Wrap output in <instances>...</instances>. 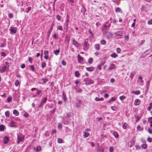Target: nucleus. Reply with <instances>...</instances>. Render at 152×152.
I'll return each mask as SVG.
<instances>
[{"label": "nucleus", "instance_id": "obj_17", "mask_svg": "<svg viewBox=\"0 0 152 152\" xmlns=\"http://www.w3.org/2000/svg\"><path fill=\"white\" fill-rule=\"evenodd\" d=\"M115 65L113 64H111L110 65V66L109 67V69L110 70H112L115 68Z\"/></svg>", "mask_w": 152, "mask_h": 152}, {"label": "nucleus", "instance_id": "obj_2", "mask_svg": "<svg viewBox=\"0 0 152 152\" xmlns=\"http://www.w3.org/2000/svg\"><path fill=\"white\" fill-rule=\"evenodd\" d=\"M9 67V63L7 62H5V65H4L3 66L0 68V72L2 73L7 71Z\"/></svg>", "mask_w": 152, "mask_h": 152}, {"label": "nucleus", "instance_id": "obj_40", "mask_svg": "<svg viewBox=\"0 0 152 152\" xmlns=\"http://www.w3.org/2000/svg\"><path fill=\"white\" fill-rule=\"evenodd\" d=\"M147 147V145L146 144H143L141 145V147L142 149H145Z\"/></svg>", "mask_w": 152, "mask_h": 152}, {"label": "nucleus", "instance_id": "obj_62", "mask_svg": "<svg viewBox=\"0 0 152 152\" xmlns=\"http://www.w3.org/2000/svg\"><path fill=\"white\" fill-rule=\"evenodd\" d=\"M0 95H1V96L4 97H6V95L5 93H3V94H1V93H0Z\"/></svg>", "mask_w": 152, "mask_h": 152}, {"label": "nucleus", "instance_id": "obj_5", "mask_svg": "<svg viewBox=\"0 0 152 152\" xmlns=\"http://www.w3.org/2000/svg\"><path fill=\"white\" fill-rule=\"evenodd\" d=\"M89 45L88 43V42L85 40L84 44L83 46V49L85 51H87L89 49Z\"/></svg>", "mask_w": 152, "mask_h": 152}, {"label": "nucleus", "instance_id": "obj_7", "mask_svg": "<svg viewBox=\"0 0 152 152\" xmlns=\"http://www.w3.org/2000/svg\"><path fill=\"white\" fill-rule=\"evenodd\" d=\"M3 143L4 144H7L10 141V138L7 136H4L3 138Z\"/></svg>", "mask_w": 152, "mask_h": 152}, {"label": "nucleus", "instance_id": "obj_18", "mask_svg": "<svg viewBox=\"0 0 152 152\" xmlns=\"http://www.w3.org/2000/svg\"><path fill=\"white\" fill-rule=\"evenodd\" d=\"M60 52V48H58V50H55L54 52V54L57 56L58 55Z\"/></svg>", "mask_w": 152, "mask_h": 152}, {"label": "nucleus", "instance_id": "obj_1", "mask_svg": "<svg viewBox=\"0 0 152 152\" xmlns=\"http://www.w3.org/2000/svg\"><path fill=\"white\" fill-rule=\"evenodd\" d=\"M17 144H18L20 142H23L24 140L25 136L21 133L17 135Z\"/></svg>", "mask_w": 152, "mask_h": 152}, {"label": "nucleus", "instance_id": "obj_61", "mask_svg": "<svg viewBox=\"0 0 152 152\" xmlns=\"http://www.w3.org/2000/svg\"><path fill=\"white\" fill-rule=\"evenodd\" d=\"M62 64L63 65L65 66L66 65V63L63 60L62 61Z\"/></svg>", "mask_w": 152, "mask_h": 152}, {"label": "nucleus", "instance_id": "obj_45", "mask_svg": "<svg viewBox=\"0 0 152 152\" xmlns=\"http://www.w3.org/2000/svg\"><path fill=\"white\" fill-rule=\"evenodd\" d=\"M8 17L10 18H12L13 17V15L12 14L10 13L8 14Z\"/></svg>", "mask_w": 152, "mask_h": 152}, {"label": "nucleus", "instance_id": "obj_46", "mask_svg": "<svg viewBox=\"0 0 152 152\" xmlns=\"http://www.w3.org/2000/svg\"><path fill=\"white\" fill-rule=\"evenodd\" d=\"M126 98V97L124 96H122L120 97L119 99L121 100H122Z\"/></svg>", "mask_w": 152, "mask_h": 152}, {"label": "nucleus", "instance_id": "obj_19", "mask_svg": "<svg viewBox=\"0 0 152 152\" xmlns=\"http://www.w3.org/2000/svg\"><path fill=\"white\" fill-rule=\"evenodd\" d=\"M52 30H53L52 26H51V27L50 28V30L48 31V33H47V34H48V36H47L48 39V38H49V37L50 35V34L52 31Z\"/></svg>", "mask_w": 152, "mask_h": 152}, {"label": "nucleus", "instance_id": "obj_44", "mask_svg": "<svg viewBox=\"0 0 152 152\" xmlns=\"http://www.w3.org/2000/svg\"><path fill=\"white\" fill-rule=\"evenodd\" d=\"M115 100H116V98H115V97H112L109 101V102H110L113 101H115Z\"/></svg>", "mask_w": 152, "mask_h": 152}, {"label": "nucleus", "instance_id": "obj_53", "mask_svg": "<svg viewBox=\"0 0 152 152\" xmlns=\"http://www.w3.org/2000/svg\"><path fill=\"white\" fill-rule=\"evenodd\" d=\"M58 142L60 143H61L62 142V140L61 138H59L58 140Z\"/></svg>", "mask_w": 152, "mask_h": 152}, {"label": "nucleus", "instance_id": "obj_28", "mask_svg": "<svg viewBox=\"0 0 152 152\" xmlns=\"http://www.w3.org/2000/svg\"><path fill=\"white\" fill-rule=\"evenodd\" d=\"M41 93H42L41 90H38L37 91V94L38 96H40V97L42 96Z\"/></svg>", "mask_w": 152, "mask_h": 152}, {"label": "nucleus", "instance_id": "obj_58", "mask_svg": "<svg viewBox=\"0 0 152 152\" xmlns=\"http://www.w3.org/2000/svg\"><path fill=\"white\" fill-rule=\"evenodd\" d=\"M147 140L149 142H151L152 141V138L148 137L147 139Z\"/></svg>", "mask_w": 152, "mask_h": 152}, {"label": "nucleus", "instance_id": "obj_39", "mask_svg": "<svg viewBox=\"0 0 152 152\" xmlns=\"http://www.w3.org/2000/svg\"><path fill=\"white\" fill-rule=\"evenodd\" d=\"M5 115L7 118H8L10 116V113L9 111H6L5 112Z\"/></svg>", "mask_w": 152, "mask_h": 152}, {"label": "nucleus", "instance_id": "obj_13", "mask_svg": "<svg viewBox=\"0 0 152 152\" xmlns=\"http://www.w3.org/2000/svg\"><path fill=\"white\" fill-rule=\"evenodd\" d=\"M62 99L65 102H66V94L64 93V92H62Z\"/></svg>", "mask_w": 152, "mask_h": 152}, {"label": "nucleus", "instance_id": "obj_43", "mask_svg": "<svg viewBox=\"0 0 152 152\" xmlns=\"http://www.w3.org/2000/svg\"><path fill=\"white\" fill-rule=\"evenodd\" d=\"M31 70L32 71H34L35 70V68L33 65H31L30 66Z\"/></svg>", "mask_w": 152, "mask_h": 152}, {"label": "nucleus", "instance_id": "obj_20", "mask_svg": "<svg viewBox=\"0 0 152 152\" xmlns=\"http://www.w3.org/2000/svg\"><path fill=\"white\" fill-rule=\"evenodd\" d=\"M66 117H64L63 118V122L65 124H66L68 123V121L66 120Z\"/></svg>", "mask_w": 152, "mask_h": 152}, {"label": "nucleus", "instance_id": "obj_27", "mask_svg": "<svg viewBox=\"0 0 152 152\" xmlns=\"http://www.w3.org/2000/svg\"><path fill=\"white\" fill-rule=\"evenodd\" d=\"M115 11L116 12H120L121 11V10L119 7H116L115 9Z\"/></svg>", "mask_w": 152, "mask_h": 152}, {"label": "nucleus", "instance_id": "obj_30", "mask_svg": "<svg viewBox=\"0 0 152 152\" xmlns=\"http://www.w3.org/2000/svg\"><path fill=\"white\" fill-rule=\"evenodd\" d=\"M118 55L115 53H113V54H111V57L113 58H116L117 57H118Z\"/></svg>", "mask_w": 152, "mask_h": 152}, {"label": "nucleus", "instance_id": "obj_56", "mask_svg": "<svg viewBox=\"0 0 152 152\" xmlns=\"http://www.w3.org/2000/svg\"><path fill=\"white\" fill-rule=\"evenodd\" d=\"M56 17L57 19L58 20H60L61 19V16L59 15H57L56 16Z\"/></svg>", "mask_w": 152, "mask_h": 152}, {"label": "nucleus", "instance_id": "obj_11", "mask_svg": "<svg viewBox=\"0 0 152 152\" xmlns=\"http://www.w3.org/2000/svg\"><path fill=\"white\" fill-rule=\"evenodd\" d=\"M95 48L97 50H99L100 49V45L99 44H97L94 45Z\"/></svg>", "mask_w": 152, "mask_h": 152}, {"label": "nucleus", "instance_id": "obj_50", "mask_svg": "<svg viewBox=\"0 0 152 152\" xmlns=\"http://www.w3.org/2000/svg\"><path fill=\"white\" fill-rule=\"evenodd\" d=\"M148 23L149 25H151L152 24V18L151 20L148 21Z\"/></svg>", "mask_w": 152, "mask_h": 152}, {"label": "nucleus", "instance_id": "obj_38", "mask_svg": "<svg viewBox=\"0 0 152 152\" xmlns=\"http://www.w3.org/2000/svg\"><path fill=\"white\" fill-rule=\"evenodd\" d=\"M4 126L3 125H0V131H2L4 130Z\"/></svg>", "mask_w": 152, "mask_h": 152}, {"label": "nucleus", "instance_id": "obj_34", "mask_svg": "<svg viewBox=\"0 0 152 152\" xmlns=\"http://www.w3.org/2000/svg\"><path fill=\"white\" fill-rule=\"evenodd\" d=\"M135 74V72L134 71V72H132L130 75V78H132L133 77L134 75Z\"/></svg>", "mask_w": 152, "mask_h": 152}, {"label": "nucleus", "instance_id": "obj_8", "mask_svg": "<svg viewBox=\"0 0 152 152\" xmlns=\"http://www.w3.org/2000/svg\"><path fill=\"white\" fill-rule=\"evenodd\" d=\"M78 62L80 63H82L84 61V58L79 54L77 55Z\"/></svg>", "mask_w": 152, "mask_h": 152}, {"label": "nucleus", "instance_id": "obj_32", "mask_svg": "<svg viewBox=\"0 0 152 152\" xmlns=\"http://www.w3.org/2000/svg\"><path fill=\"white\" fill-rule=\"evenodd\" d=\"M80 73L79 72L77 71H76L75 72V77H79L80 76Z\"/></svg>", "mask_w": 152, "mask_h": 152}, {"label": "nucleus", "instance_id": "obj_51", "mask_svg": "<svg viewBox=\"0 0 152 152\" xmlns=\"http://www.w3.org/2000/svg\"><path fill=\"white\" fill-rule=\"evenodd\" d=\"M31 7H28V11L26 12L27 13H28L31 10Z\"/></svg>", "mask_w": 152, "mask_h": 152}, {"label": "nucleus", "instance_id": "obj_64", "mask_svg": "<svg viewBox=\"0 0 152 152\" xmlns=\"http://www.w3.org/2000/svg\"><path fill=\"white\" fill-rule=\"evenodd\" d=\"M113 147H111L110 148V152H113Z\"/></svg>", "mask_w": 152, "mask_h": 152}, {"label": "nucleus", "instance_id": "obj_33", "mask_svg": "<svg viewBox=\"0 0 152 152\" xmlns=\"http://www.w3.org/2000/svg\"><path fill=\"white\" fill-rule=\"evenodd\" d=\"M16 124L15 122L13 121H12L11 122L10 126L12 127H14L16 126Z\"/></svg>", "mask_w": 152, "mask_h": 152}, {"label": "nucleus", "instance_id": "obj_49", "mask_svg": "<svg viewBox=\"0 0 152 152\" xmlns=\"http://www.w3.org/2000/svg\"><path fill=\"white\" fill-rule=\"evenodd\" d=\"M100 42L102 45H104L106 43V41L104 40H102Z\"/></svg>", "mask_w": 152, "mask_h": 152}, {"label": "nucleus", "instance_id": "obj_42", "mask_svg": "<svg viewBox=\"0 0 152 152\" xmlns=\"http://www.w3.org/2000/svg\"><path fill=\"white\" fill-rule=\"evenodd\" d=\"M41 150V147L40 146H37L36 148V151L39 152Z\"/></svg>", "mask_w": 152, "mask_h": 152}, {"label": "nucleus", "instance_id": "obj_26", "mask_svg": "<svg viewBox=\"0 0 152 152\" xmlns=\"http://www.w3.org/2000/svg\"><path fill=\"white\" fill-rule=\"evenodd\" d=\"M132 93L137 95L139 94H140V92L139 90L136 91H133L132 92Z\"/></svg>", "mask_w": 152, "mask_h": 152}, {"label": "nucleus", "instance_id": "obj_48", "mask_svg": "<svg viewBox=\"0 0 152 152\" xmlns=\"http://www.w3.org/2000/svg\"><path fill=\"white\" fill-rule=\"evenodd\" d=\"M148 132L150 134H152V129H151L148 128Z\"/></svg>", "mask_w": 152, "mask_h": 152}, {"label": "nucleus", "instance_id": "obj_9", "mask_svg": "<svg viewBox=\"0 0 152 152\" xmlns=\"http://www.w3.org/2000/svg\"><path fill=\"white\" fill-rule=\"evenodd\" d=\"M77 101L78 102L76 104L75 107L76 108H79L81 107L80 104L82 103V101L80 99H77Z\"/></svg>", "mask_w": 152, "mask_h": 152}, {"label": "nucleus", "instance_id": "obj_59", "mask_svg": "<svg viewBox=\"0 0 152 152\" xmlns=\"http://www.w3.org/2000/svg\"><path fill=\"white\" fill-rule=\"evenodd\" d=\"M75 81V83L76 85L78 84L80 82V81L78 79L76 80Z\"/></svg>", "mask_w": 152, "mask_h": 152}, {"label": "nucleus", "instance_id": "obj_12", "mask_svg": "<svg viewBox=\"0 0 152 152\" xmlns=\"http://www.w3.org/2000/svg\"><path fill=\"white\" fill-rule=\"evenodd\" d=\"M86 70L89 71H93L94 70V68L93 67H88L86 68Z\"/></svg>", "mask_w": 152, "mask_h": 152}, {"label": "nucleus", "instance_id": "obj_55", "mask_svg": "<svg viewBox=\"0 0 152 152\" xmlns=\"http://www.w3.org/2000/svg\"><path fill=\"white\" fill-rule=\"evenodd\" d=\"M57 28L61 31H62L63 30L62 27L61 26H58L57 27Z\"/></svg>", "mask_w": 152, "mask_h": 152}, {"label": "nucleus", "instance_id": "obj_21", "mask_svg": "<svg viewBox=\"0 0 152 152\" xmlns=\"http://www.w3.org/2000/svg\"><path fill=\"white\" fill-rule=\"evenodd\" d=\"M152 52V49H149L145 52V53L147 54H149V53H151Z\"/></svg>", "mask_w": 152, "mask_h": 152}, {"label": "nucleus", "instance_id": "obj_52", "mask_svg": "<svg viewBox=\"0 0 152 152\" xmlns=\"http://www.w3.org/2000/svg\"><path fill=\"white\" fill-rule=\"evenodd\" d=\"M117 52L118 53H120L121 51V50L120 48H118L116 50Z\"/></svg>", "mask_w": 152, "mask_h": 152}, {"label": "nucleus", "instance_id": "obj_57", "mask_svg": "<svg viewBox=\"0 0 152 152\" xmlns=\"http://www.w3.org/2000/svg\"><path fill=\"white\" fill-rule=\"evenodd\" d=\"M1 55L2 56L5 57V56L6 54L4 52H1Z\"/></svg>", "mask_w": 152, "mask_h": 152}, {"label": "nucleus", "instance_id": "obj_41", "mask_svg": "<svg viewBox=\"0 0 152 152\" xmlns=\"http://www.w3.org/2000/svg\"><path fill=\"white\" fill-rule=\"evenodd\" d=\"M93 59L92 58H90L88 60V62L89 64H91L93 63Z\"/></svg>", "mask_w": 152, "mask_h": 152}, {"label": "nucleus", "instance_id": "obj_25", "mask_svg": "<svg viewBox=\"0 0 152 152\" xmlns=\"http://www.w3.org/2000/svg\"><path fill=\"white\" fill-rule=\"evenodd\" d=\"M113 134L114 137L116 138H118L119 137V135L117 132H114L113 133Z\"/></svg>", "mask_w": 152, "mask_h": 152}, {"label": "nucleus", "instance_id": "obj_14", "mask_svg": "<svg viewBox=\"0 0 152 152\" xmlns=\"http://www.w3.org/2000/svg\"><path fill=\"white\" fill-rule=\"evenodd\" d=\"M140 103V101L139 99H136L135 100L134 104L135 105H137Z\"/></svg>", "mask_w": 152, "mask_h": 152}, {"label": "nucleus", "instance_id": "obj_36", "mask_svg": "<svg viewBox=\"0 0 152 152\" xmlns=\"http://www.w3.org/2000/svg\"><path fill=\"white\" fill-rule=\"evenodd\" d=\"M20 82L18 80H16L15 82V86H18V85H20Z\"/></svg>", "mask_w": 152, "mask_h": 152}, {"label": "nucleus", "instance_id": "obj_15", "mask_svg": "<svg viewBox=\"0 0 152 152\" xmlns=\"http://www.w3.org/2000/svg\"><path fill=\"white\" fill-rule=\"evenodd\" d=\"M113 37L112 34L111 32H109L107 36V38L108 39H110L111 38Z\"/></svg>", "mask_w": 152, "mask_h": 152}, {"label": "nucleus", "instance_id": "obj_63", "mask_svg": "<svg viewBox=\"0 0 152 152\" xmlns=\"http://www.w3.org/2000/svg\"><path fill=\"white\" fill-rule=\"evenodd\" d=\"M44 58L45 59H48L49 58V56L48 55H45L44 56Z\"/></svg>", "mask_w": 152, "mask_h": 152}, {"label": "nucleus", "instance_id": "obj_47", "mask_svg": "<svg viewBox=\"0 0 152 152\" xmlns=\"http://www.w3.org/2000/svg\"><path fill=\"white\" fill-rule=\"evenodd\" d=\"M46 66V64L45 62H43L41 64V67L42 68H44Z\"/></svg>", "mask_w": 152, "mask_h": 152}, {"label": "nucleus", "instance_id": "obj_10", "mask_svg": "<svg viewBox=\"0 0 152 152\" xmlns=\"http://www.w3.org/2000/svg\"><path fill=\"white\" fill-rule=\"evenodd\" d=\"M114 34L117 36H121L123 35V32L121 31H118L115 32Z\"/></svg>", "mask_w": 152, "mask_h": 152}, {"label": "nucleus", "instance_id": "obj_6", "mask_svg": "<svg viewBox=\"0 0 152 152\" xmlns=\"http://www.w3.org/2000/svg\"><path fill=\"white\" fill-rule=\"evenodd\" d=\"M9 30L11 34H15L16 32L17 28L16 27H11Z\"/></svg>", "mask_w": 152, "mask_h": 152}, {"label": "nucleus", "instance_id": "obj_22", "mask_svg": "<svg viewBox=\"0 0 152 152\" xmlns=\"http://www.w3.org/2000/svg\"><path fill=\"white\" fill-rule=\"evenodd\" d=\"M104 62H102L101 63L99 64L98 65L97 67L100 70H101L102 69L101 67L103 64H104Z\"/></svg>", "mask_w": 152, "mask_h": 152}, {"label": "nucleus", "instance_id": "obj_29", "mask_svg": "<svg viewBox=\"0 0 152 152\" xmlns=\"http://www.w3.org/2000/svg\"><path fill=\"white\" fill-rule=\"evenodd\" d=\"M137 129L138 131H141L143 130V127H141L140 125H139L137 127Z\"/></svg>", "mask_w": 152, "mask_h": 152}, {"label": "nucleus", "instance_id": "obj_35", "mask_svg": "<svg viewBox=\"0 0 152 152\" xmlns=\"http://www.w3.org/2000/svg\"><path fill=\"white\" fill-rule=\"evenodd\" d=\"M13 113L14 115H15L16 116H18L19 115V113L16 110H14L13 111Z\"/></svg>", "mask_w": 152, "mask_h": 152}, {"label": "nucleus", "instance_id": "obj_60", "mask_svg": "<svg viewBox=\"0 0 152 152\" xmlns=\"http://www.w3.org/2000/svg\"><path fill=\"white\" fill-rule=\"evenodd\" d=\"M55 109L56 108H55L54 109H53V110H51L50 111V112L52 114H54L55 112Z\"/></svg>", "mask_w": 152, "mask_h": 152}, {"label": "nucleus", "instance_id": "obj_4", "mask_svg": "<svg viewBox=\"0 0 152 152\" xmlns=\"http://www.w3.org/2000/svg\"><path fill=\"white\" fill-rule=\"evenodd\" d=\"M72 43L73 45H74L76 47L78 48L80 46V44L74 38H72Z\"/></svg>", "mask_w": 152, "mask_h": 152}, {"label": "nucleus", "instance_id": "obj_23", "mask_svg": "<svg viewBox=\"0 0 152 152\" xmlns=\"http://www.w3.org/2000/svg\"><path fill=\"white\" fill-rule=\"evenodd\" d=\"M83 136L85 137H88L89 135V134L88 133L86 132H83Z\"/></svg>", "mask_w": 152, "mask_h": 152}, {"label": "nucleus", "instance_id": "obj_37", "mask_svg": "<svg viewBox=\"0 0 152 152\" xmlns=\"http://www.w3.org/2000/svg\"><path fill=\"white\" fill-rule=\"evenodd\" d=\"M128 125V124L126 123H123V128L124 129H126V127Z\"/></svg>", "mask_w": 152, "mask_h": 152}, {"label": "nucleus", "instance_id": "obj_24", "mask_svg": "<svg viewBox=\"0 0 152 152\" xmlns=\"http://www.w3.org/2000/svg\"><path fill=\"white\" fill-rule=\"evenodd\" d=\"M95 100L96 101H102L103 100V98H99L96 97L95 98Z\"/></svg>", "mask_w": 152, "mask_h": 152}, {"label": "nucleus", "instance_id": "obj_54", "mask_svg": "<svg viewBox=\"0 0 152 152\" xmlns=\"http://www.w3.org/2000/svg\"><path fill=\"white\" fill-rule=\"evenodd\" d=\"M28 60L30 63H32V61H33V59L29 57L28 58Z\"/></svg>", "mask_w": 152, "mask_h": 152}, {"label": "nucleus", "instance_id": "obj_16", "mask_svg": "<svg viewBox=\"0 0 152 152\" xmlns=\"http://www.w3.org/2000/svg\"><path fill=\"white\" fill-rule=\"evenodd\" d=\"M47 100V97H45L42 100L41 103L44 104V103H46Z\"/></svg>", "mask_w": 152, "mask_h": 152}, {"label": "nucleus", "instance_id": "obj_31", "mask_svg": "<svg viewBox=\"0 0 152 152\" xmlns=\"http://www.w3.org/2000/svg\"><path fill=\"white\" fill-rule=\"evenodd\" d=\"M12 99V97L11 96H9L7 99V102H8L9 103L10 102Z\"/></svg>", "mask_w": 152, "mask_h": 152}, {"label": "nucleus", "instance_id": "obj_3", "mask_svg": "<svg viewBox=\"0 0 152 152\" xmlns=\"http://www.w3.org/2000/svg\"><path fill=\"white\" fill-rule=\"evenodd\" d=\"M110 24H109L108 26L106 25V24L103 25L102 28V31L104 35H106V33L108 31L107 28L108 27H110Z\"/></svg>", "mask_w": 152, "mask_h": 152}]
</instances>
